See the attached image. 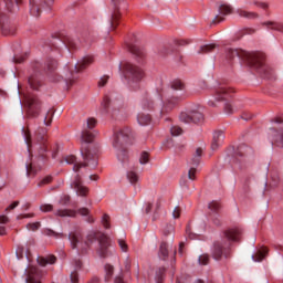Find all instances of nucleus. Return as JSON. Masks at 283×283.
<instances>
[{
	"label": "nucleus",
	"instance_id": "1",
	"mask_svg": "<svg viewBox=\"0 0 283 283\" xmlns=\"http://www.w3.org/2000/svg\"><path fill=\"white\" fill-rule=\"evenodd\" d=\"M186 88L181 80H172L167 88L158 87L156 94L142 101L143 109L160 111V115L170 113L178 104H180Z\"/></svg>",
	"mask_w": 283,
	"mask_h": 283
},
{
	"label": "nucleus",
	"instance_id": "2",
	"mask_svg": "<svg viewBox=\"0 0 283 283\" xmlns=\"http://www.w3.org/2000/svg\"><path fill=\"white\" fill-rule=\"evenodd\" d=\"M69 241L71 242L72 249H76L78 254H86L90 250V245L97 241V255L99 258H107L109 241L107 235L103 232H90L86 240L83 239L81 231H73L69 233Z\"/></svg>",
	"mask_w": 283,
	"mask_h": 283
},
{
	"label": "nucleus",
	"instance_id": "3",
	"mask_svg": "<svg viewBox=\"0 0 283 283\" xmlns=\"http://www.w3.org/2000/svg\"><path fill=\"white\" fill-rule=\"evenodd\" d=\"M238 57L249 67L261 74L264 80H273L274 71L265 63V55L260 52H245L243 50L229 49L226 52V59L232 61Z\"/></svg>",
	"mask_w": 283,
	"mask_h": 283
},
{
	"label": "nucleus",
	"instance_id": "4",
	"mask_svg": "<svg viewBox=\"0 0 283 283\" xmlns=\"http://www.w3.org/2000/svg\"><path fill=\"white\" fill-rule=\"evenodd\" d=\"M241 233L239 228L226 230L223 232V239L213 244L212 258L216 261H220L222 258L229 259L231 256L232 242L239 241Z\"/></svg>",
	"mask_w": 283,
	"mask_h": 283
},
{
	"label": "nucleus",
	"instance_id": "5",
	"mask_svg": "<svg viewBox=\"0 0 283 283\" xmlns=\"http://www.w3.org/2000/svg\"><path fill=\"white\" fill-rule=\"evenodd\" d=\"M132 142L133 133L129 127H124L114 133L113 147L119 161L125 163L128 159V153L125 146L132 144Z\"/></svg>",
	"mask_w": 283,
	"mask_h": 283
},
{
	"label": "nucleus",
	"instance_id": "6",
	"mask_svg": "<svg viewBox=\"0 0 283 283\" xmlns=\"http://www.w3.org/2000/svg\"><path fill=\"white\" fill-rule=\"evenodd\" d=\"M81 155L84 159V163L76 164V157L71 155L63 158L67 165H73V170L78 171L82 167H91L96 168L98 165V149L97 148H90L83 147L81 149Z\"/></svg>",
	"mask_w": 283,
	"mask_h": 283
},
{
	"label": "nucleus",
	"instance_id": "7",
	"mask_svg": "<svg viewBox=\"0 0 283 283\" xmlns=\"http://www.w3.org/2000/svg\"><path fill=\"white\" fill-rule=\"evenodd\" d=\"M119 71H122L124 80L126 81L128 87L132 91H137L140 88V83L144 77V72L139 66L135 64L125 62L118 65Z\"/></svg>",
	"mask_w": 283,
	"mask_h": 283
},
{
	"label": "nucleus",
	"instance_id": "8",
	"mask_svg": "<svg viewBox=\"0 0 283 283\" xmlns=\"http://www.w3.org/2000/svg\"><path fill=\"white\" fill-rule=\"evenodd\" d=\"M124 108V98L120 94L116 92H109L103 96L99 109L102 113H112L116 116L117 112Z\"/></svg>",
	"mask_w": 283,
	"mask_h": 283
},
{
	"label": "nucleus",
	"instance_id": "9",
	"mask_svg": "<svg viewBox=\"0 0 283 283\" xmlns=\"http://www.w3.org/2000/svg\"><path fill=\"white\" fill-rule=\"evenodd\" d=\"M48 130L46 128L39 127L34 134V148L36 149L38 157L42 160L48 158L49 145H48Z\"/></svg>",
	"mask_w": 283,
	"mask_h": 283
},
{
	"label": "nucleus",
	"instance_id": "10",
	"mask_svg": "<svg viewBox=\"0 0 283 283\" xmlns=\"http://www.w3.org/2000/svg\"><path fill=\"white\" fill-rule=\"evenodd\" d=\"M80 45V42L74 40L70 35H62L60 38H53L51 44H48V48L51 50H60L62 46L67 51H75Z\"/></svg>",
	"mask_w": 283,
	"mask_h": 283
},
{
	"label": "nucleus",
	"instance_id": "11",
	"mask_svg": "<svg viewBox=\"0 0 283 283\" xmlns=\"http://www.w3.org/2000/svg\"><path fill=\"white\" fill-rule=\"evenodd\" d=\"M24 106L27 107V118L34 119L39 117L42 103L36 95H24Z\"/></svg>",
	"mask_w": 283,
	"mask_h": 283
},
{
	"label": "nucleus",
	"instance_id": "12",
	"mask_svg": "<svg viewBox=\"0 0 283 283\" xmlns=\"http://www.w3.org/2000/svg\"><path fill=\"white\" fill-rule=\"evenodd\" d=\"M93 63H94V57L91 56V55H87V56L83 57L78 63H76L75 66H74V70L71 71V76H69L66 78L67 88L72 87L73 83L77 78L74 75V73H78V72L85 70L86 67H88Z\"/></svg>",
	"mask_w": 283,
	"mask_h": 283
},
{
	"label": "nucleus",
	"instance_id": "13",
	"mask_svg": "<svg viewBox=\"0 0 283 283\" xmlns=\"http://www.w3.org/2000/svg\"><path fill=\"white\" fill-rule=\"evenodd\" d=\"M180 120L186 124L202 123L205 120L203 109L198 107L197 109H192L190 112H184L180 114Z\"/></svg>",
	"mask_w": 283,
	"mask_h": 283
},
{
	"label": "nucleus",
	"instance_id": "14",
	"mask_svg": "<svg viewBox=\"0 0 283 283\" xmlns=\"http://www.w3.org/2000/svg\"><path fill=\"white\" fill-rule=\"evenodd\" d=\"M41 69H42V64L38 61L31 64V71L28 77V83L30 87L33 90H39V87L41 86V80L39 77L41 73Z\"/></svg>",
	"mask_w": 283,
	"mask_h": 283
},
{
	"label": "nucleus",
	"instance_id": "15",
	"mask_svg": "<svg viewBox=\"0 0 283 283\" xmlns=\"http://www.w3.org/2000/svg\"><path fill=\"white\" fill-rule=\"evenodd\" d=\"M114 12L112 14L109 25L112 30H115L119 23L120 11L126 9L125 0H112Z\"/></svg>",
	"mask_w": 283,
	"mask_h": 283
},
{
	"label": "nucleus",
	"instance_id": "16",
	"mask_svg": "<svg viewBox=\"0 0 283 283\" xmlns=\"http://www.w3.org/2000/svg\"><path fill=\"white\" fill-rule=\"evenodd\" d=\"M97 124V120L93 117L87 118V122L85 126L83 127L82 134H81V139L84 143H92L95 138V134L91 132Z\"/></svg>",
	"mask_w": 283,
	"mask_h": 283
},
{
	"label": "nucleus",
	"instance_id": "17",
	"mask_svg": "<svg viewBox=\"0 0 283 283\" xmlns=\"http://www.w3.org/2000/svg\"><path fill=\"white\" fill-rule=\"evenodd\" d=\"M30 13L33 17H39L41 14L42 8H51L54 4V0H29Z\"/></svg>",
	"mask_w": 283,
	"mask_h": 283
},
{
	"label": "nucleus",
	"instance_id": "18",
	"mask_svg": "<svg viewBox=\"0 0 283 283\" xmlns=\"http://www.w3.org/2000/svg\"><path fill=\"white\" fill-rule=\"evenodd\" d=\"M268 136L273 146L283 148V125L270 128Z\"/></svg>",
	"mask_w": 283,
	"mask_h": 283
},
{
	"label": "nucleus",
	"instance_id": "19",
	"mask_svg": "<svg viewBox=\"0 0 283 283\" xmlns=\"http://www.w3.org/2000/svg\"><path fill=\"white\" fill-rule=\"evenodd\" d=\"M21 0H0V15L3 17L7 12H17Z\"/></svg>",
	"mask_w": 283,
	"mask_h": 283
},
{
	"label": "nucleus",
	"instance_id": "20",
	"mask_svg": "<svg viewBox=\"0 0 283 283\" xmlns=\"http://www.w3.org/2000/svg\"><path fill=\"white\" fill-rule=\"evenodd\" d=\"M218 11L219 14L214 17L211 22L212 24H219L224 22V17L231 14L233 12V8L230 4H220Z\"/></svg>",
	"mask_w": 283,
	"mask_h": 283
},
{
	"label": "nucleus",
	"instance_id": "21",
	"mask_svg": "<svg viewBox=\"0 0 283 283\" xmlns=\"http://www.w3.org/2000/svg\"><path fill=\"white\" fill-rule=\"evenodd\" d=\"M71 188L74 189L80 197H87L90 193V188L83 186L80 175H76L74 181L71 184Z\"/></svg>",
	"mask_w": 283,
	"mask_h": 283
},
{
	"label": "nucleus",
	"instance_id": "22",
	"mask_svg": "<svg viewBox=\"0 0 283 283\" xmlns=\"http://www.w3.org/2000/svg\"><path fill=\"white\" fill-rule=\"evenodd\" d=\"M126 48L129 52L137 56V59L143 60L146 53L140 49L139 45L136 44L135 36L133 39L126 41Z\"/></svg>",
	"mask_w": 283,
	"mask_h": 283
},
{
	"label": "nucleus",
	"instance_id": "23",
	"mask_svg": "<svg viewBox=\"0 0 283 283\" xmlns=\"http://www.w3.org/2000/svg\"><path fill=\"white\" fill-rule=\"evenodd\" d=\"M25 283H41L39 281L40 271L36 266H29L24 270Z\"/></svg>",
	"mask_w": 283,
	"mask_h": 283
},
{
	"label": "nucleus",
	"instance_id": "24",
	"mask_svg": "<svg viewBox=\"0 0 283 283\" xmlns=\"http://www.w3.org/2000/svg\"><path fill=\"white\" fill-rule=\"evenodd\" d=\"M208 209L209 211H211L212 214H210V220L216 224V226H220L221 221L219 219V214L218 211L220 209V205L216 201L211 202L208 205Z\"/></svg>",
	"mask_w": 283,
	"mask_h": 283
},
{
	"label": "nucleus",
	"instance_id": "25",
	"mask_svg": "<svg viewBox=\"0 0 283 283\" xmlns=\"http://www.w3.org/2000/svg\"><path fill=\"white\" fill-rule=\"evenodd\" d=\"M226 136L222 130H217L213 133L212 143H211V149L216 150L218 149L224 142Z\"/></svg>",
	"mask_w": 283,
	"mask_h": 283
},
{
	"label": "nucleus",
	"instance_id": "26",
	"mask_svg": "<svg viewBox=\"0 0 283 283\" xmlns=\"http://www.w3.org/2000/svg\"><path fill=\"white\" fill-rule=\"evenodd\" d=\"M233 90L228 88L227 86H220L214 91V99L220 102L227 98V96H230V93H232Z\"/></svg>",
	"mask_w": 283,
	"mask_h": 283
},
{
	"label": "nucleus",
	"instance_id": "27",
	"mask_svg": "<svg viewBox=\"0 0 283 283\" xmlns=\"http://www.w3.org/2000/svg\"><path fill=\"white\" fill-rule=\"evenodd\" d=\"M262 27L270 31H276L283 33V22L282 21H265L262 22Z\"/></svg>",
	"mask_w": 283,
	"mask_h": 283
},
{
	"label": "nucleus",
	"instance_id": "28",
	"mask_svg": "<svg viewBox=\"0 0 283 283\" xmlns=\"http://www.w3.org/2000/svg\"><path fill=\"white\" fill-rule=\"evenodd\" d=\"M22 133H23V136H24V143H25L27 148H28V154H29L30 161H32V157H33V154H32L33 140H32L31 133H30V130H27L25 128L22 129Z\"/></svg>",
	"mask_w": 283,
	"mask_h": 283
},
{
	"label": "nucleus",
	"instance_id": "29",
	"mask_svg": "<svg viewBox=\"0 0 283 283\" xmlns=\"http://www.w3.org/2000/svg\"><path fill=\"white\" fill-rule=\"evenodd\" d=\"M202 154H203L202 148H197L195 154L191 156V158L188 161L189 166L193 168H198V166L201 163Z\"/></svg>",
	"mask_w": 283,
	"mask_h": 283
},
{
	"label": "nucleus",
	"instance_id": "30",
	"mask_svg": "<svg viewBox=\"0 0 283 283\" xmlns=\"http://www.w3.org/2000/svg\"><path fill=\"white\" fill-rule=\"evenodd\" d=\"M1 32L6 36L13 35L17 33V25L10 22L3 23L1 25Z\"/></svg>",
	"mask_w": 283,
	"mask_h": 283
},
{
	"label": "nucleus",
	"instance_id": "31",
	"mask_svg": "<svg viewBox=\"0 0 283 283\" xmlns=\"http://www.w3.org/2000/svg\"><path fill=\"white\" fill-rule=\"evenodd\" d=\"M126 178L129 181L130 185H136L139 181V175L136 171V168L133 167L130 168L127 174H126Z\"/></svg>",
	"mask_w": 283,
	"mask_h": 283
},
{
	"label": "nucleus",
	"instance_id": "32",
	"mask_svg": "<svg viewBox=\"0 0 283 283\" xmlns=\"http://www.w3.org/2000/svg\"><path fill=\"white\" fill-rule=\"evenodd\" d=\"M54 216L60 218H75L76 211L70 209H59L54 212Z\"/></svg>",
	"mask_w": 283,
	"mask_h": 283
},
{
	"label": "nucleus",
	"instance_id": "33",
	"mask_svg": "<svg viewBox=\"0 0 283 283\" xmlns=\"http://www.w3.org/2000/svg\"><path fill=\"white\" fill-rule=\"evenodd\" d=\"M56 262V256L54 254H50L46 256H38V263L42 266L48 264H54Z\"/></svg>",
	"mask_w": 283,
	"mask_h": 283
},
{
	"label": "nucleus",
	"instance_id": "34",
	"mask_svg": "<svg viewBox=\"0 0 283 283\" xmlns=\"http://www.w3.org/2000/svg\"><path fill=\"white\" fill-rule=\"evenodd\" d=\"M137 123L140 126H147L151 123V116L146 113H138L137 114Z\"/></svg>",
	"mask_w": 283,
	"mask_h": 283
},
{
	"label": "nucleus",
	"instance_id": "35",
	"mask_svg": "<svg viewBox=\"0 0 283 283\" xmlns=\"http://www.w3.org/2000/svg\"><path fill=\"white\" fill-rule=\"evenodd\" d=\"M269 254V249L263 247L261 250L256 252V254L252 255L253 261L261 262L264 260V258Z\"/></svg>",
	"mask_w": 283,
	"mask_h": 283
},
{
	"label": "nucleus",
	"instance_id": "36",
	"mask_svg": "<svg viewBox=\"0 0 283 283\" xmlns=\"http://www.w3.org/2000/svg\"><path fill=\"white\" fill-rule=\"evenodd\" d=\"M235 13L239 14L241 18H244V19H256V18H259L258 13L245 11V9H237Z\"/></svg>",
	"mask_w": 283,
	"mask_h": 283
},
{
	"label": "nucleus",
	"instance_id": "37",
	"mask_svg": "<svg viewBox=\"0 0 283 283\" xmlns=\"http://www.w3.org/2000/svg\"><path fill=\"white\" fill-rule=\"evenodd\" d=\"M250 154H252V149L248 145H241L238 147L237 155L239 157L249 156Z\"/></svg>",
	"mask_w": 283,
	"mask_h": 283
},
{
	"label": "nucleus",
	"instance_id": "38",
	"mask_svg": "<svg viewBox=\"0 0 283 283\" xmlns=\"http://www.w3.org/2000/svg\"><path fill=\"white\" fill-rule=\"evenodd\" d=\"M216 44H205L200 46V50L198 51L199 54H207L216 50Z\"/></svg>",
	"mask_w": 283,
	"mask_h": 283
},
{
	"label": "nucleus",
	"instance_id": "39",
	"mask_svg": "<svg viewBox=\"0 0 283 283\" xmlns=\"http://www.w3.org/2000/svg\"><path fill=\"white\" fill-rule=\"evenodd\" d=\"M78 213L82 217H86V222L94 223V218L92 216H90V209H87V208H80L78 209Z\"/></svg>",
	"mask_w": 283,
	"mask_h": 283
},
{
	"label": "nucleus",
	"instance_id": "40",
	"mask_svg": "<svg viewBox=\"0 0 283 283\" xmlns=\"http://www.w3.org/2000/svg\"><path fill=\"white\" fill-rule=\"evenodd\" d=\"M159 256L165 260L168 256V245L166 242H163L159 247Z\"/></svg>",
	"mask_w": 283,
	"mask_h": 283
},
{
	"label": "nucleus",
	"instance_id": "41",
	"mask_svg": "<svg viewBox=\"0 0 283 283\" xmlns=\"http://www.w3.org/2000/svg\"><path fill=\"white\" fill-rule=\"evenodd\" d=\"M25 171H27V176L28 177H30L31 175H35L36 174V169H34L33 161H27L25 163Z\"/></svg>",
	"mask_w": 283,
	"mask_h": 283
},
{
	"label": "nucleus",
	"instance_id": "42",
	"mask_svg": "<svg viewBox=\"0 0 283 283\" xmlns=\"http://www.w3.org/2000/svg\"><path fill=\"white\" fill-rule=\"evenodd\" d=\"M53 119H54V111L50 109V111H48V113L45 114V117H44V125H45V126H51Z\"/></svg>",
	"mask_w": 283,
	"mask_h": 283
},
{
	"label": "nucleus",
	"instance_id": "43",
	"mask_svg": "<svg viewBox=\"0 0 283 283\" xmlns=\"http://www.w3.org/2000/svg\"><path fill=\"white\" fill-rule=\"evenodd\" d=\"M114 274V266L111 264L105 265V281L108 282Z\"/></svg>",
	"mask_w": 283,
	"mask_h": 283
},
{
	"label": "nucleus",
	"instance_id": "44",
	"mask_svg": "<svg viewBox=\"0 0 283 283\" xmlns=\"http://www.w3.org/2000/svg\"><path fill=\"white\" fill-rule=\"evenodd\" d=\"M166 273L165 268H159L156 271V283H163L164 281V274Z\"/></svg>",
	"mask_w": 283,
	"mask_h": 283
},
{
	"label": "nucleus",
	"instance_id": "45",
	"mask_svg": "<svg viewBox=\"0 0 283 283\" xmlns=\"http://www.w3.org/2000/svg\"><path fill=\"white\" fill-rule=\"evenodd\" d=\"M197 172H198L197 167L190 166V169L188 170V179L189 180H196L197 179Z\"/></svg>",
	"mask_w": 283,
	"mask_h": 283
},
{
	"label": "nucleus",
	"instance_id": "46",
	"mask_svg": "<svg viewBox=\"0 0 283 283\" xmlns=\"http://www.w3.org/2000/svg\"><path fill=\"white\" fill-rule=\"evenodd\" d=\"M198 261H199V264L207 265L210 262V255L207 254V253L201 254V255H199V260Z\"/></svg>",
	"mask_w": 283,
	"mask_h": 283
},
{
	"label": "nucleus",
	"instance_id": "47",
	"mask_svg": "<svg viewBox=\"0 0 283 283\" xmlns=\"http://www.w3.org/2000/svg\"><path fill=\"white\" fill-rule=\"evenodd\" d=\"M46 67L49 72H54V70L57 67V62L55 60H48Z\"/></svg>",
	"mask_w": 283,
	"mask_h": 283
},
{
	"label": "nucleus",
	"instance_id": "48",
	"mask_svg": "<svg viewBox=\"0 0 283 283\" xmlns=\"http://www.w3.org/2000/svg\"><path fill=\"white\" fill-rule=\"evenodd\" d=\"M71 197L70 195H62L60 196L59 203L61 206H67L70 203Z\"/></svg>",
	"mask_w": 283,
	"mask_h": 283
},
{
	"label": "nucleus",
	"instance_id": "49",
	"mask_svg": "<svg viewBox=\"0 0 283 283\" xmlns=\"http://www.w3.org/2000/svg\"><path fill=\"white\" fill-rule=\"evenodd\" d=\"M170 134L174 137L181 136L182 129L180 127H178V126H172V127H170Z\"/></svg>",
	"mask_w": 283,
	"mask_h": 283
},
{
	"label": "nucleus",
	"instance_id": "50",
	"mask_svg": "<svg viewBox=\"0 0 283 283\" xmlns=\"http://www.w3.org/2000/svg\"><path fill=\"white\" fill-rule=\"evenodd\" d=\"M44 234L46 237H56V238H63L64 237L63 233H56L54 230H51V229L44 230Z\"/></svg>",
	"mask_w": 283,
	"mask_h": 283
},
{
	"label": "nucleus",
	"instance_id": "51",
	"mask_svg": "<svg viewBox=\"0 0 283 283\" xmlns=\"http://www.w3.org/2000/svg\"><path fill=\"white\" fill-rule=\"evenodd\" d=\"M149 161V154L147 151H143L139 157V163L142 165H146Z\"/></svg>",
	"mask_w": 283,
	"mask_h": 283
},
{
	"label": "nucleus",
	"instance_id": "52",
	"mask_svg": "<svg viewBox=\"0 0 283 283\" xmlns=\"http://www.w3.org/2000/svg\"><path fill=\"white\" fill-rule=\"evenodd\" d=\"M40 227H41L40 222L29 223V224L25 226L28 231H32V232H36Z\"/></svg>",
	"mask_w": 283,
	"mask_h": 283
},
{
	"label": "nucleus",
	"instance_id": "53",
	"mask_svg": "<svg viewBox=\"0 0 283 283\" xmlns=\"http://www.w3.org/2000/svg\"><path fill=\"white\" fill-rule=\"evenodd\" d=\"M117 243H118V247L120 248V251H122V252H124V253H127V252H128V245H127V243L124 241V239H118Z\"/></svg>",
	"mask_w": 283,
	"mask_h": 283
},
{
	"label": "nucleus",
	"instance_id": "54",
	"mask_svg": "<svg viewBox=\"0 0 283 283\" xmlns=\"http://www.w3.org/2000/svg\"><path fill=\"white\" fill-rule=\"evenodd\" d=\"M174 232H175V227L172 224H168L164 229V235L165 237L171 235V234H174Z\"/></svg>",
	"mask_w": 283,
	"mask_h": 283
},
{
	"label": "nucleus",
	"instance_id": "55",
	"mask_svg": "<svg viewBox=\"0 0 283 283\" xmlns=\"http://www.w3.org/2000/svg\"><path fill=\"white\" fill-rule=\"evenodd\" d=\"M51 182H52V176H46V177L42 178V181L38 182V186L43 187V186L49 185Z\"/></svg>",
	"mask_w": 283,
	"mask_h": 283
},
{
	"label": "nucleus",
	"instance_id": "56",
	"mask_svg": "<svg viewBox=\"0 0 283 283\" xmlns=\"http://www.w3.org/2000/svg\"><path fill=\"white\" fill-rule=\"evenodd\" d=\"M102 223H103L104 228H106V229H109V228H111V224H109V216H108L107 213H104V214H103Z\"/></svg>",
	"mask_w": 283,
	"mask_h": 283
},
{
	"label": "nucleus",
	"instance_id": "57",
	"mask_svg": "<svg viewBox=\"0 0 283 283\" xmlns=\"http://www.w3.org/2000/svg\"><path fill=\"white\" fill-rule=\"evenodd\" d=\"M109 77L107 75H104L101 77L97 82L98 87H105L107 85Z\"/></svg>",
	"mask_w": 283,
	"mask_h": 283
},
{
	"label": "nucleus",
	"instance_id": "58",
	"mask_svg": "<svg viewBox=\"0 0 283 283\" xmlns=\"http://www.w3.org/2000/svg\"><path fill=\"white\" fill-rule=\"evenodd\" d=\"M41 211H43L44 213H49L50 211H52L54 209L53 205H42L40 207Z\"/></svg>",
	"mask_w": 283,
	"mask_h": 283
},
{
	"label": "nucleus",
	"instance_id": "59",
	"mask_svg": "<svg viewBox=\"0 0 283 283\" xmlns=\"http://www.w3.org/2000/svg\"><path fill=\"white\" fill-rule=\"evenodd\" d=\"M25 57H27V54H24V55H14L13 61H14L15 64H21V63L24 62Z\"/></svg>",
	"mask_w": 283,
	"mask_h": 283
},
{
	"label": "nucleus",
	"instance_id": "60",
	"mask_svg": "<svg viewBox=\"0 0 283 283\" xmlns=\"http://www.w3.org/2000/svg\"><path fill=\"white\" fill-rule=\"evenodd\" d=\"M80 279H78V273L77 271H73L71 272V283H78Z\"/></svg>",
	"mask_w": 283,
	"mask_h": 283
},
{
	"label": "nucleus",
	"instance_id": "61",
	"mask_svg": "<svg viewBox=\"0 0 283 283\" xmlns=\"http://www.w3.org/2000/svg\"><path fill=\"white\" fill-rule=\"evenodd\" d=\"M233 112H234V109H233L232 104L231 103H226L224 104V113L226 114H232Z\"/></svg>",
	"mask_w": 283,
	"mask_h": 283
},
{
	"label": "nucleus",
	"instance_id": "62",
	"mask_svg": "<svg viewBox=\"0 0 283 283\" xmlns=\"http://www.w3.org/2000/svg\"><path fill=\"white\" fill-rule=\"evenodd\" d=\"M30 218H34V213L19 214V216L17 217L18 220L30 219Z\"/></svg>",
	"mask_w": 283,
	"mask_h": 283
},
{
	"label": "nucleus",
	"instance_id": "63",
	"mask_svg": "<svg viewBox=\"0 0 283 283\" xmlns=\"http://www.w3.org/2000/svg\"><path fill=\"white\" fill-rule=\"evenodd\" d=\"M10 221L9 217L6 214L0 216V224H7Z\"/></svg>",
	"mask_w": 283,
	"mask_h": 283
},
{
	"label": "nucleus",
	"instance_id": "64",
	"mask_svg": "<svg viewBox=\"0 0 283 283\" xmlns=\"http://www.w3.org/2000/svg\"><path fill=\"white\" fill-rule=\"evenodd\" d=\"M19 201H14L12 205H10L7 209H6V211H11V210H13V209H15L18 206H19Z\"/></svg>",
	"mask_w": 283,
	"mask_h": 283
}]
</instances>
